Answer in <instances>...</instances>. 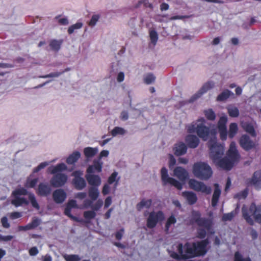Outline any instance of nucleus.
Instances as JSON below:
<instances>
[{
    "label": "nucleus",
    "instance_id": "obj_43",
    "mask_svg": "<svg viewBox=\"0 0 261 261\" xmlns=\"http://www.w3.org/2000/svg\"><path fill=\"white\" fill-rule=\"evenodd\" d=\"M83 27V23L82 22H77L76 23L70 26L68 29V33L69 34H72L75 30L80 29Z\"/></svg>",
    "mask_w": 261,
    "mask_h": 261
},
{
    "label": "nucleus",
    "instance_id": "obj_18",
    "mask_svg": "<svg viewBox=\"0 0 261 261\" xmlns=\"http://www.w3.org/2000/svg\"><path fill=\"white\" fill-rule=\"evenodd\" d=\"M185 142L189 148H195L198 146L200 141L195 135L189 134L186 137Z\"/></svg>",
    "mask_w": 261,
    "mask_h": 261
},
{
    "label": "nucleus",
    "instance_id": "obj_39",
    "mask_svg": "<svg viewBox=\"0 0 261 261\" xmlns=\"http://www.w3.org/2000/svg\"><path fill=\"white\" fill-rule=\"evenodd\" d=\"M149 37L151 43L155 45L158 40V34L154 30H149Z\"/></svg>",
    "mask_w": 261,
    "mask_h": 261
},
{
    "label": "nucleus",
    "instance_id": "obj_49",
    "mask_svg": "<svg viewBox=\"0 0 261 261\" xmlns=\"http://www.w3.org/2000/svg\"><path fill=\"white\" fill-rule=\"evenodd\" d=\"M248 194V190L246 188L235 195L234 197L239 199H245Z\"/></svg>",
    "mask_w": 261,
    "mask_h": 261
},
{
    "label": "nucleus",
    "instance_id": "obj_40",
    "mask_svg": "<svg viewBox=\"0 0 261 261\" xmlns=\"http://www.w3.org/2000/svg\"><path fill=\"white\" fill-rule=\"evenodd\" d=\"M233 261H252L249 257H243L242 254L239 251H236L234 254Z\"/></svg>",
    "mask_w": 261,
    "mask_h": 261
},
{
    "label": "nucleus",
    "instance_id": "obj_34",
    "mask_svg": "<svg viewBox=\"0 0 261 261\" xmlns=\"http://www.w3.org/2000/svg\"><path fill=\"white\" fill-rule=\"evenodd\" d=\"M238 131V125L236 123H231L229 126V130L228 133L229 138L232 139L237 134Z\"/></svg>",
    "mask_w": 261,
    "mask_h": 261
},
{
    "label": "nucleus",
    "instance_id": "obj_53",
    "mask_svg": "<svg viewBox=\"0 0 261 261\" xmlns=\"http://www.w3.org/2000/svg\"><path fill=\"white\" fill-rule=\"evenodd\" d=\"M71 208H69V207H67L66 206L64 210L65 215L69 217L71 219L75 221H79L78 218L76 217L73 216L71 214Z\"/></svg>",
    "mask_w": 261,
    "mask_h": 261
},
{
    "label": "nucleus",
    "instance_id": "obj_52",
    "mask_svg": "<svg viewBox=\"0 0 261 261\" xmlns=\"http://www.w3.org/2000/svg\"><path fill=\"white\" fill-rule=\"evenodd\" d=\"M96 213L94 211H85L84 213V217L86 219H92L95 217Z\"/></svg>",
    "mask_w": 261,
    "mask_h": 261
},
{
    "label": "nucleus",
    "instance_id": "obj_30",
    "mask_svg": "<svg viewBox=\"0 0 261 261\" xmlns=\"http://www.w3.org/2000/svg\"><path fill=\"white\" fill-rule=\"evenodd\" d=\"M63 40H51L49 42V46L51 49L55 51H58L60 48L62 44L63 43Z\"/></svg>",
    "mask_w": 261,
    "mask_h": 261
},
{
    "label": "nucleus",
    "instance_id": "obj_45",
    "mask_svg": "<svg viewBox=\"0 0 261 261\" xmlns=\"http://www.w3.org/2000/svg\"><path fill=\"white\" fill-rule=\"evenodd\" d=\"M227 118L226 116H222L220 118L218 122V128H226Z\"/></svg>",
    "mask_w": 261,
    "mask_h": 261
},
{
    "label": "nucleus",
    "instance_id": "obj_20",
    "mask_svg": "<svg viewBox=\"0 0 261 261\" xmlns=\"http://www.w3.org/2000/svg\"><path fill=\"white\" fill-rule=\"evenodd\" d=\"M249 183L253 185L255 188L259 190L261 189V171H256L254 172L251 178L249 180Z\"/></svg>",
    "mask_w": 261,
    "mask_h": 261
},
{
    "label": "nucleus",
    "instance_id": "obj_12",
    "mask_svg": "<svg viewBox=\"0 0 261 261\" xmlns=\"http://www.w3.org/2000/svg\"><path fill=\"white\" fill-rule=\"evenodd\" d=\"M83 172L80 170H76L72 172V176L74 178L72 180V183L75 188L78 190L83 189L86 186V182L84 178L81 177Z\"/></svg>",
    "mask_w": 261,
    "mask_h": 261
},
{
    "label": "nucleus",
    "instance_id": "obj_51",
    "mask_svg": "<svg viewBox=\"0 0 261 261\" xmlns=\"http://www.w3.org/2000/svg\"><path fill=\"white\" fill-rule=\"evenodd\" d=\"M155 77L153 74H148L144 79V83L147 85L150 84L151 83L154 82Z\"/></svg>",
    "mask_w": 261,
    "mask_h": 261
},
{
    "label": "nucleus",
    "instance_id": "obj_37",
    "mask_svg": "<svg viewBox=\"0 0 261 261\" xmlns=\"http://www.w3.org/2000/svg\"><path fill=\"white\" fill-rule=\"evenodd\" d=\"M29 199L32 205V206L38 210L40 208V206L37 202L35 196L33 193H28Z\"/></svg>",
    "mask_w": 261,
    "mask_h": 261
},
{
    "label": "nucleus",
    "instance_id": "obj_35",
    "mask_svg": "<svg viewBox=\"0 0 261 261\" xmlns=\"http://www.w3.org/2000/svg\"><path fill=\"white\" fill-rule=\"evenodd\" d=\"M203 113L206 118L211 121H214L215 120L216 116L214 111L212 109H208L205 110L203 111Z\"/></svg>",
    "mask_w": 261,
    "mask_h": 261
},
{
    "label": "nucleus",
    "instance_id": "obj_3",
    "mask_svg": "<svg viewBox=\"0 0 261 261\" xmlns=\"http://www.w3.org/2000/svg\"><path fill=\"white\" fill-rule=\"evenodd\" d=\"M194 242H186L184 245L179 243L177 246L178 253L173 251H169L170 256L176 260L187 259L194 258Z\"/></svg>",
    "mask_w": 261,
    "mask_h": 261
},
{
    "label": "nucleus",
    "instance_id": "obj_57",
    "mask_svg": "<svg viewBox=\"0 0 261 261\" xmlns=\"http://www.w3.org/2000/svg\"><path fill=\"white\" fill-rule=\"evenodd\" d=\"M187 129L189 133H196L197 125L195 126V124L192 123L187 126Z\"/></svg>",
    "mask_w": 261,
    "mask_h": 261
},
{
    "label": "nucleus",
    "instance_id": "obj_9",
    "mask_svg": "<svg viewBox=\"0 0 261 261\" xmlns=\"http://www.w3.org/2000/svg\"><path fill=\"white\" fill-rule=\"evenodd\" d=\"M161 180L163 186L170 185L174 186L178 190H181L182 184L176 179L170 177L168 174V170L165 167H163L161 171Z\"/></svg>",
    "mask_w": 261,
    "mask_h": 261
},
{
    "label": "nucleus",
    "instance_id": "obj_36",
    "mask_svg": "<svg viewBox=\"0 0 261 261\" xmlns=\"http://www.w3.org/2000/svg\"><path fill=\"white\" fill-rule=\"evenodd\" d=\"M176 219L173 215L170 216L168 219L165 224V231L168 232L171 225L175 224Z\"/></svg>",
    "mask_w": 261,
    "mask_h": 261
},
{
    "label": "nucleus",
    "instance_id": "obj_11",
    "mask_svg": "<svg viewBox=\"0 0 261 261\" xmlns=\"http://www.w3.org/2000/svg\"><path fill=\"white\" fill-rule=\"evenodd\" d=\"M189 185L191 189L197 191L210 194L212 192L210 187L206 186L203 182L199 181L194 179H190L189 181Z\"/></svg>",
    "mask_w": 261,
    "mask_h": 261
},
{
    "label": "nucleus",
    "instance_id": "obj_29",
    "mask_svg": "<svg viewBox=\"0 0 261 261\" xmlns=\"http://www.w3.org/2000/svg\"><path fill=\"white\" fill-rule=\"evenodd\" d=\"M245 132L249 134L252 137H255L256 136L254 126L250 123H244L242 125Z\"/></svg>",
    "mask_w": 261,
    "mask_h": 261
},
{
    "label": "nucleus",
    "instance_id": "obj_33",
    "mask_svg": "<svg viewBox=\"0 0 261 261\" xmlns=\"http://www.w3.org/2000/svg\"><path fill=\"white\" fill-rule=\"evenodd\" d=\"M96 148L87 147L84 148V153L87 158H90L94 156L97 152Z\"/></svg>",
    "mask_w": 261,
    "mask_h": 261
},
{
    "label": "nucleus",
    "instance_id": "obj_47",
    "mask_svg": "<svg viewBox=\"0 0 261 261\" xmlns=\"http://www.w3.org/2000/svg\"><path fill=\"white\" fill-rule=\"evenodd\" d=\"M38 181V178H35L32 179H28L25 184V187L28 188H33L36 185Z\"/></svg>",
    "mask_w": 261,
    "mask_h": 261
},
{
    "label": "nucleus",
    "instance_id": "obj_58",
    "mask_svg": "<svg viewBox=\"0 0 261 261\" xmlns=\"http://www.w3.org/2000/svg\"><path fill=\"white\" fill-rule=\"evenodd\" d=\"M48 165V163L46 162L41 163L37 167L35 168L33 170L34 173H37L41 169L44 168L46 166Z\"/></svg>",
    "mask_w": 261,
    "mask_h": 261
},
{
    "label": "nucleus",
    "instance_id": "obj_56",
    "mask_svg": "<svg viewBox=\"0 0 261 261\" xmlns=\"http://www.w3.org/2000/svg\"><path fill=\"white\" fill-rule=\"evenodd\" d=\"M103 204V201L101 199H98L94 204H93L91 207L93 211H98L102 206Z\"/></svg>",
    "mask_w": 261,
    "mask_h": 261
},
{
    "label": "nucleus",
    "instance_id": "obj_41",
    "mask_svg": "<svg viewBox=\"0 0 261 261\" xmlns=\"http://www.w3.org/2000/svg\"><path fill=\"white\" fill-rule=\"evenodd\" d=\"M118 175V173L117 172H114L108 178V182L109 184L111 185L113 184L114 182H116L115 186L118 185V181L119 180V178H118L116 179L117 176Z\"/></svg>",
    "mask_w": 261,
    "mask_h": 261
},
{
    "label": "nucleus",
    "instance_id": "obj_13",
    "mask_svg": "<svg viewBox=\"0 0 261 261\" xmlns=\"http://www.w3.org/2000/svg\"><path fill=\"white\" fill-rule=\"evenodd\" d=\"M240 146L245 151H249L256 146L255 143L247 135H243L239 139Z\"/></svg>",
    "mask_w": 261,
    "mask_h": 261
},
{
    "label": "nucleus",
    "instance_id": "obj_21",
    "mask_svg": "<svg viewBox=\"0 0 261 261\" xmlns=\"http://www.w3.org/2000/svg\"><path fill=\"white\" fill-rule=\"evenodd\" d=\"M50 187L46 183L41 182L39 184L37 193L41 196H47L51 193Z\"/></svg>",
    "mask_w": 261,
    "mask_h": 261
},
{
    "label": "nucleus",
    "instance_id": "obj_17",
    "mask_svg": "<svg viewBox=\"0 0 261 261\" xmlns=\"http://www.w3.org/2000/svg\"><path fill=\"white\" fill-rule=\"evenodd\" d=\"M67 197L66 192L63 189H57L54 191L53 198L57 203H62L64 201Z\"/></svg>",
    "mask_w": 261,
    "mask_h": 261
},
{
    "label": "nucleus",
    "instance_id": "obj_23",
    "mask_svg": "<svg viewBox=\"0 0 261 261\" xmlns=\"http://www.w3.org/2000/svg\"><path fill=\"white\" fill-rule=\"evenodd\" d=\"M102 163L99 160H94L93 164L90 165L87 169V173H99L102 171Z\"/></svg>",
    "mask_w": 261,
    "mask_h": 261
},
{
    "label": "nucleus",
    "instance_id": "obj_62",
    "mask_svg": "<svg viewBox=\"0 0 261 261\" xmlns=\"http://www.w3.org/2000/svg\"><path fill=\"white\" fill-rule=\"evenodd\" d=\"M21 213L18 212H14L11 213L10 217L11 219H15L21 217Z\"/></svg>",
    "mask_w": 261,
    "mask_h": 261
},
{
    "label": "nucleus",
    "instance_id": "obj_63",
    "mask_svg": "<svg viewBox=\"0 0 261 261\" xmlns=\"http://www.w3.org/2000/svg\"><path fill=\"white\" fill-rule=\"evenodd\" d=\"M66 206L67 207H69V208H74L76 207V202L75 200L72 199L69 200Z\"/></svg>",
    "mask_w": 261,
    "mask_h": 261
},
{
    "label": "nucleus",
    "instance_id": "obj_55",
    "mask_svg": "<svg viewBox=\"0 0 261 261\" xmlns=\"http://www.w3.org/2000/svg\"><path fill=\"white\" fill-rule=\"evenodd\" d=\"M99 18V15L98 14L93 15L90 21L88 23L89 25L94 26Z\"/></svg>",
    "mask_w": 261,
    "mask_h": 261
},
{
    "label": "nucleus",
    "instance_id": "obj_31",
    "mask_svg": "<svg viewBox=\"0 0 261 261\" xmlns=\"http://www.w3.org/2000/svg\"><path fill=\"white\" fill-rule=\"evenodd\" d=\"M99 194L98 187H91L89 188L88 195L92 200H96L99 196Z\"/></svg>",
    "mask_w": 261,
    "mask_h": 261
},
{
    "label": "nucleus",
    "instance_id": "obj_54",
    "mask_svg": "<svg viewBox=\"0 0 261 261\" xmlns=\"http://www.w3.org/2000/svg\"><path fill=\"white\" fill-rule=\"evenodd\" d=\"M218 130L220 134V137L221 139L223 141L225 140L227 138V127L219 128L218 129Z\"/></svg>",
    "mask_w": 261,
    "mask_h": 261
},
{
    "label": "nucleus",
    "instance_id": "obj_8",
    "mask_svg": "<svg viewBox=\"0 0 261 261\" xmlns=\"http://www.w3.org/2000/svg\"><path fill=\"white\" fill-rule=\"evenodd\" d=\"M164 218V214L162 211H152L149 213L146 220V226L148 228L152 229L156 226L159 221H162Z\"/></svg>",
    "mask_w": 261,
    "mask_h": 261
},
{
    "label": "nucleus",
    "instance_id": "obj_22",
    "mask_svg": "<svg viewBox=\"0 0 261 261\" xmlns=\"http://www.w3.org/2000/svg\"><path fill=\"white\" fill-rule=\"evenodd\" d=\"M173 150L176 156H180L186 153L187 146L184 142H179L175 144Z\"/></svg>",
    "mask_w": 261,
    "mask_h": 261
},
{
    "label": "nucleus",
    "instance_id": "obj_5",
    "mask_svg": "<svg viewBox=\"0 0 261 261\" xmlns=\"http://www.w3.org/2000/svg\"><path fill=\"white\" fill-rule=\"evenodd\" d=\"M261 209L258 208L254 202H252L249 208L245 205L242 208L243 217L246 222L250 225H254V222L251 216H253L255 220L258 223H261V214H257V212H260Z\"/></svg>",
    "mask_w": 261,
    "mask_h": 261
},
{
    "label": "nucleus",
    "instance_id": "obj_2",
    "mask_svg": "<svg viewBox=\"0 0 261 261\" xmlns=\"http://www.w3.org/2000/svg\"><path fill=\"white\" fill-rule=\"evenodd\" d=\"M191 224L196 223L198 227L197 229L196 237L200 239H204L207 233L213 234V222L212 220L209 218L201 217V214L199 211H192L191 218L190 219Z\"/></svg>",
    "mask_w": 261,
    "mask_h": 261
},
{
    "label": "nucleus",
    "instance_id": "obj_64",
    "mask_svg": "<svg viewBox=\"0 0 261 261\" xmlns=\"http://www.w3.org/2000/svg\"><path fill=\"white\" fill-rule=\"evenodd\" d=\"M29 252L30 255L35 256L38 253V250L36 247H33L30 249Z\"/></svg>",
    "mask_w": 261,
    "mask_h": 261
},
{
    "label": "nucleus",
    "instance_id": "obj_48",
    "mask_svg": "<svg viewBox=\"0 0 261 261\" xmlns=\"http://www.w3.org/2000/svg\"><path fill=\"white\" fill-rule=\"evenodd\" d=\"M64 258L66 261H80L81 257L76 254H66L64 256Z\"/></svg>",
    "mask_w": 261,
    "mask_h": 261
},
{
    "label": "nucleus",
    "instance_id": "obj_4",
    "mask_svg": "<svg viewBox=\"0 0 261 261\" xmlns=\"http://www.w3.org/2000/svg\"><path fill=\"white\" fill-rule=\"evenodd\" d=\"M67 166L64 163L58 164L55 166H51L48 168L49 172L54 174L50 180V184L54 187H60L65 184L67 180L66 174L59 173L66 170Z\"/></svg>",
    "mask_w": 261,
    "mask_h": 261
},
{
    "label": "nucleus",
    "instance_id": "obj_25",
    "mask_svg": "<svg viewBox=\"0 0 261 261\" xmlns=\"http://www.w3.org/2000/svg\"><path fill=\"white\" fill-rule=\"evenodd\" d=\"M182 196L186 199L190 205H193L197 201V197L195 193L191 191H184L182 192Z\"/></svg>",
    "mask_w": 261,
    "mask_h": 261
},
{
    "label": "nucleus",
    "instance_id": "obj_27",
    "mask_svg": "<svg viewBox=\"0 0 261 261\" xmlns=\"http://www.w3.org/2000/svg\"><path fill=\"white\" fill-rule=\"evenodd\" d=\"M80 156V152L74 151L67 158L66 163L69 165L73 164L77 161Z\"/></svg>",
    "mask_w": 261,
    "mask_h": 261
},
{
    "label": "nucleus",
    "instance_id": "obj_7",
    "mask_svg": "<svg viewBox=\"0 0 261 261\" xmlns=\"http://www.w3.org/2000/svg\"><path fill=\"white\" fill-rule=\"evenodd\" d=\"M28 194V192L24 188H17L12 193V197L13 198L11 200V203L18 207L22 204L28 205L29 201L24 197H21V196H24Z\"/></svg>",
    "mask_w": 261,
    "mask_h": 261
},
{
    "label": "nucleus",
    "instance_id": "obj_10",
    "mask_svg": "<svg viewBox=\"0 0 261 261\" xmlns=\"http://www.w3.org/2000/svg\"><path fill=\"white\" fill-rule=\"evenodd\" d=\"M209 243L208 239L194 242V257L204 255L207 251L206 247Z\"/></svg>",
    "mask_w": 261,
    "mask_h": 261
},
{
    "label": "nucleus",
    "instance_id": "obj_44",
    "mask_svg": "<svg viewBox=\"0 0 261 261\" xmlns=\"http://www.w3.org/2000/svg\"><path fill=\"white\" fill-rule=\"evenodd\" d=\"M70 70V68H67L64 70H63L61 72H51L48 74L45 75L43 76V78H47V77H58L63 73H64L65 72L68 71Z\"/></svg>",
    "mask_w": 261,
    "mask_h": 261
},
{
    "label": "nucleus",
    "instance_id": "obj_60",
    "mask_svg": "<svg viewBox=\"0 0 261 261\" xmlns=\"http://www.w3.org/2000/svg\"><path fill=\"white\" fill-rule=\"evenodd\" d=\"M1 223L2 226L6 228H9L10 226L9 223L8 222V219L6 217H3L1 219Z\"/></svg>",
    "mask_w": 261,
    "mask_h": 261
},
{
    "label": "nucleus",
    "instance_id": "obj_26",
    "mask_svg": "<svg viewBox=\"0 0 261 261\" xmlns=\"http://www.w3.org/2000/svg\"><path fill=\"white\" fill-rule=\"evenodd\" d=\"M215 186V189L212 199V205L213 207H215L217 205L221 194V190L219 188L218 185L216 184Z\"/></svg>",
    "mask_w": 261,
    "mask_h": 261
},
{
    "label": "nucleus",
    "instance_id": "obj_16",
    "mask_svg": "<svg viewBox=\"0 0 261 261\" xmlns=\"http://www.w3.org/2000/svg\"><path fill=\"white\" fill-rule=\"evenodd\" d=\"M227 158H229L232 163H234L240 158V155L236 147L235 144L232 142L230 145V148L227 152Z\"/></svg>",
    "mask_w": 261,
    "mask_h": 261
},
{
    "label": "nucleus",
    "instance_id": "obj_15",
    "mask_svg": "<svg viewBox=\"0 0 261 261\" xmlns=\"http://www.w3.org/2000/svg\"><path fill=\"white\" fill-rule=\"evenodd\" d=\"M214 83L213 82H207L205 83L198 92L193 95L190 98L189 102H192L200 97L203 93L206 92L208 90L213 88L214 86Z\"/></svg>",
    "mask_w": 261,
    "mask_h": 261
},
{
    "label": "nucleus",
    "instance_id": "obj_42",
    "mask_svg": "<svg viewBox=\"0 0 261 261\" xmlns=\"http://www.w3.org/2000/svg\"><path fill=\"white\" fill-rule=\"evenodd\" d=\"M40 224V221L37 218L33 219L31 222L28 224V226L29 230L34 229L38 226Z\"/></svg>",
    "mask_w": 261,
    "mask_h": 261
},
{
    "label": "nucleus",
    "instance_id": "obj_1",
    "mask_svg": "<svg viewBox=\"0 0 261 261\" xmlns=\"http://www.w3.org/2000/svg\"><path fill=\"white\" fill-rule=\"evenodd\" d=\"M208 144L210 150V156L214 163L222 169L230 170L234 163L226 156L222 158L224 153V146L218 143L215 139H211Z\"/></svg>",
    "mask_w": 261,
    "mask_h": 261
},
{
    "label": "nucleus",
    "instance_id": "obj_46",
    "mask_svg": "<svg viewBox=\"0 0 261 261\" xmlns=\"http://www.w3.org/2000/svg\"><path fill=\"white\" fill-rule=\"evenodd\" d=\"M125 133L124 129L119 126L115 127L111 131V134L113 136H116L117 135H123Z\"/></svg>",
    "mask_w": 261,
    "mask_h": 261
},
{
    "label": "nucleus",
    "instance_id": "obj_24",
    "mask_svg": "<svg viewBox=\"0 0 261 261\" xmlns=\"http://www.w3.org/2000/svg\"><path fill=\"white\" fill-rule=\"evenodd\" d=\"M174 175L180 180L185 181L188 176L187 171L181 167H176L173 171Z\"/></svg>",
    "mask_w": 261,
    "mask_h": 261
},
{
    "label": "nucleus",
    "instance_id": "obj_59",
    "mask_svg": "<svg viewBox=\"0 0 261 261\" xmlns=\"http://www.w3.org/2000/svg\"><path fill=\"white\" fill-rule=\"evenodd\" d=\"M61 15H58L56 16L55 19H58V22L60 24L66 25L69 23V21L68 19L66 17L62 18L59 19V17Z\"/></svg>",
    "mask_w": 261,
    "mask_h": 261
},
{
    "label": "nucleus",
    "instance_id": "obj_28",
    "mask_svg": "<svg viewBox=\"0 0 261 261\" xmlns=\"http://www.w3.org/2000/svg\"><path fill=\"white\" fill-rule=\"evenodd\" d=\"M231 95H233V93L231 91L228 89L224 90L218 95L217 100L218 101H224L227 100Z\"/></svg>",
    "mask_w": 261,
    "mask_h": 261
},
{
    "label": "nucleus",
    "instance_id": "obj_6",
    "mask_svg": "<svg viewBox=\"0 0 261 261\" xmlns=\"http://www.w3.org/2000/svg\"><path fill=\"white\" fill-rule=\"evenodd\" d=\"M193 173L196 177L202 180H206L212 176L213 172L207 164L197 162L193 165Z\"/></svg>",
    "mask_w": 261,
    "mask_h": 261
},
{
    "label": "nucleus",
    "instance_id": "obj_19",
    "mask_svg": "<svg viewBox=\"0 0 261 261\" xmlns=\"http://www.w3.org/2000/svg\"><path fill=\"white\" fill-rule=\"evenodd\" d=\"M85 177L88 184L92 187H98L101 184V178L98 175L87 173Z\"/></svg>",
    "mask_w": 261,
    "mask_h": 261
},
{
    "label": "nucleus",
    "instance_id": "obj_32",
    "mask_svg": "<svg viewBox=\"0 0 261 261\" xmlns=\"http://www.w3.org/2000/svg\"><path fill=\"white\" fill-rule=\"evenodd\" d=\"M152 200L148 199L145 200V199H143L139 203L137 204V209L138 211H141V209L145 207L147 208H149L151 204H152Z\"/></svg>",
    "mask_w": 261,
    "mask_h": 261
},
{
    "label": "nucleus",
    "instance_id": "obj_50",
    "mask_svg": "<svg viewBox=\"0 0 261 261\" xmlns=\"http://www.w3.org/2000/svg\"><path fill=\"white\" fill-rule=\"evenodd\" d=\"M234 215L235 214L233 211L229 213L224 214L222 217V220L224 222L231 221L234 217Z\"/></svg>",
    "mask_w": 261,
    "mask_h": 261
},
{
    "label": "nucleus",
    "instance_id": "obj_14",
    "mask_svg": "<svg viewBox=\"0 0 261 261\" xmlns=\"http://www.w3.org/2000/svg\"><path fill=\"white\" fill-rule=\"evenodd\" d=\"M211 129L204 124H197L196 134L203 141H206L210 135Z\"/></svg>",
    "mask_w": 261,
    "mask_h": 261
},
{
    "label": "nucleus",
    "instance_id": "obj_61",
    "mask_svg": "<svg viewBox=\"0 0 261 261\" xmlns=\"http://www.w3.org/2000/svg\"><path fill=\"white\" fill-rule=\"evenodd\" d=\"M124 230L123 228H121L119 230L117 231L115 233V238L117 240H120L124 234Z\"/></svg>",
    "mask_w": 261,
    "mask_h": 261
},
{
    "label": "nucleus",
    "instance_id": "obj_38",
    "mask_svg": "<svg viewBox=\"0 0 261 261\" xmlns=\"http://www.w3.org/2000/svg\"><path fill=\"white\" fill-rule=\"evenodd\" d=\"M228 113L231 117H237L239 115V111L238 108L230 107L227 108Z\"/></svg>",
    "mask_w": 261,
    "mask_h": 261
}]
</instances>
